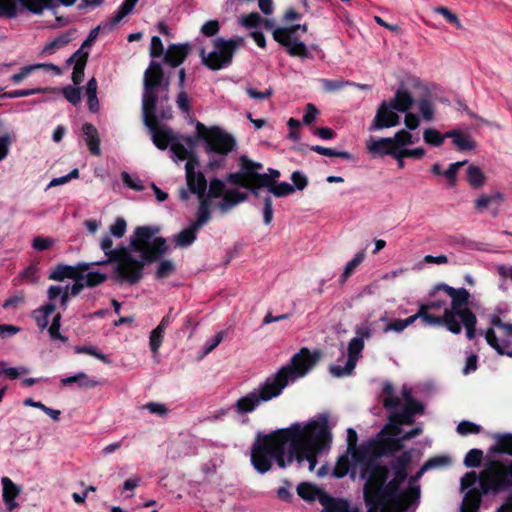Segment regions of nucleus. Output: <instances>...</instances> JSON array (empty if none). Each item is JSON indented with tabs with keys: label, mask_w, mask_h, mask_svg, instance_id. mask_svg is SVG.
<instances>
[{
	"label": "nucleus",
	"mask_w": 512,
	"mask_h": 512,
	"mask_svg": "<svg viewBox=\"0 0 512 512\" xmlns=\"http://www.w3.org/2000/svg\"><path fill=\"white\" fill-rule=\"evenodd\" d=\"M319 357V351L311 353L308 348H301L292 356L290 363L280 368L276 374L271 376V379L282 392L290 380L303 377L317 363Z\"/></svg>",
	"instance_id": "obj_5"
},
{
	"label": "nucleus",
	"mask_w": 512,
	"mask_h": 512,
	"mask_svg": "<svg viewBox=\"0 0 512 512\" xmlns=\"http://www.w3.org/2000/svg\"><path fill=\"white\" fill-rule=\"evenodd\" d=\"M367 149L369 153L374 156L384 157L386 155L393 156L399 148L395 145V141L392 140L391 137H386L371 141Z\"/></svg>",
	"instance_id": "obj_29"
},
{
	"label": "nucleus",
	"mask_w": 512,
	"mask_h": 512,
	"mask_svg": "<svg viewBox=\"0 0 512 512\" xmlns=\"http://www.w3.org/2000/svg\"><path fill=\"white\" fill-rule=\"evenodd\" d=\"M461 314L459 318L466 329V336L472 340L476 335L477 317L470 309H465Z\"/></svg>",
	"instance_id": "obj_50"
},
{
	"label": "nucleus",
	"mask_w": 512,
	"mask_h": 512,
	"mask_svg": "<svg viewBox=\"0 0 512 512\" xmlns=\"http://www.w3.org/2000/svg\"><path fill=\"white\" fill-rule=\"evenodd\" d=\"M412 456L410 451H404L397 457L395 463L392 465L394 472L393 478L386 484V497L394 498L399 494V489L404 481L407 479V468L411 463Z\"/></svg>",
	"instance_id": "obj_12"
},
{
	"label": "nucleus",
	"mask_w": 512,
	"mask_h": 512,
	"mask_svg": "<svg viewBox=\"0 0 512 512\" xmlns=\"http://www.w3.org/2000/svg\"><path fill=\"white\" fill-rule=\"evenodd\" d=\"M378 440L383 456L401 451L403 448L402 439L398 437H386L379 434Z\"/></svg>",
	"instance_id": "obj_44"
},
{
	"label": "nucleus",
	"mask_w": 512,
	"mask_h": 512,
	"mask_svg": "<svg viewBox=\"0 0 512 512\" xmlns=\"http://www.w3.org/2000/svg\"><path fill=\"white\" fill-rule=\"evenodd\" d=\"M82 279L85 287L94 288L104 283L108 279V275L98 271L88 272L87 274L84 272Z\"/></svg>",
	"instance_id": "obj_59"
},
{
	"label": "nucleus",
	"mask_w": 512,
	"mask_h": 512,
	"mask_svg": "<svg viewBox=\"0 0 512 512\" xmlns=\"http://www.w3.org/2000/svg\"><path fill=\"white\" fill-rule=\"evenodd\" d=\"M191 52V45L184 44H170L164 54L163 62L172 68L180 66L188 57Z\"/></svg>",
	"instance_id": "obj_23"
},
{
	"label": "nucleus",
	"mask_w": 512,
	"mask_h": 512,
	"mask_svg": "<svg viewBox=\"0 0 512 512\" xmlns=\"http://www.w3.org/2000/svg\"><path fill=\"white\" fill-rule=\"evenodd\" d=\"M292 434L288 430L277 429L268 434L258 433L251 447V464L254 469L265 474L270 471L273 462L285 469L286 446Z\"/></svg>",
	"instance_id": "obj_1"
},
{
	"label": "nucleus",
	"mask_w": 512,
	"mask_h": 512,
	"mask_svg": "<svg viewBox=\"0 0 512 512\" xmlns=\"http://www.w3.org/2000/svg\"><path fill=\"white\" fill-rule=\"evenodd\" d=\"M82 134L84 141L90 151V153L94 156H100L101 155V148H100V136L98 133L97 128L89 122H86L82 125Z\"/></svg>",
	"instance_id": "obj_28"
},
{
	"label": "nucleus",
	"mask_w": 512,
	"mask_h": 512,
	"mask_svg": "<svg viewBox=\"0 0 512 512\" xmlns=\"http://www.w3.org/2000/svg\"><path fill=\"white\" fill-rule=\"evenodd\" d=\"M88 57H89V53L85 52L84 54H82L80 56V58L76 61V64L74 65L73 73H72V81L75 85H79L84 80V76H85L84 70H85L86 63L88 61Z\"/></svg>",
	"instance_id": "obj_55"
},
{
	"label": "nucleus",
	"mask_w": 512,
	"mask_h": 512,
	"mask_svg": "<svg viewBox=\"0 0 512 512\" xmlns=\"http://www.w3.org/2000/svg\"><path fill=\"white\" fill-rule=\"evenodd\" d=\"M71 41V37L68 33L61 34L57 38L53 39L51 42L47 43L41 54L43 55H51L56 52V50L66 46Z\"/></svg>",
	"instance_id": "obj_53"
},
{
	"label": "nucleus",
	"mask_w": 512,
	"mask_h": 512,
	"mask_svg": "<svg viewBox=\"0 0 512 512\" xmlns=\"http://www.w3.org/2000/svg\"><path fill=\"white\" fill-rule=\"evenodd\" d=\"M61 384L64 385V386H69V385H72V384H78V386L80 388L92 389V388H95L98 385H100V382L97 379H95V378L89 377L84 372H79L76 375L69 376V377L61 379Z\"/></svg>",
	"instance_id": "obj_36"
},
{
	"label": "nucleus",
	"mask_w": 512,
	"mask_h": 512,
	"mask_svg": "<svg viewBox=\"0 0 512 512\" xmlns=\"http://www.w3.org/2000/svg\"><path fill=\"white\" fill-rule=\"evenodd\" d=\"M319 502L323 506L322 512H359L357 508H351L347 500L332 497L327 493L320 495Z\"/></svg>",
	"instance_id": "obj_25"
},
{
	"label": "nucleus",
	"mask_w": 512,
	"mask_h": 512,
	"mask_svg": "<svg viewBox=\"0 0 512 512\" xmlns=\"http://www.w3.org/2000/svg\"><path fill=\"white\" fill-rule=\"evenodd\" d=\"M1 483L3 488V501L11 512L18 506L15 500L19 496L21 489L9 477H3Z\"/></svg>",
	"instance_id": "obj_30"
},
{
	"label": "nucleus",
	"mask_w": 512,
	"mask_h": 512,
	"mask_svg": "<svg viewBox=\"0 0 512 512\" xmlns=\"http://www.w3.org/2000/svg\"><path fill=\"white\" fill-rule=\"evenodd\" d=\"M266 189L269 191V193L273 194L276 197H285L294 192V186L287 182H275Z\"/></svg>",
	"instance_id": "obj_63"
},
{
	"label": "nucleus",
	"mask_w": 512,
	"mask_h": 512,
	"mask_svg": "<svg viewBox=\"0 0 512 512\" xmlns=\"http://www.w3.org/2000/svg\"><path fill=\"white\" fill-rule=\"evenodd\" d=\"M424 404L414 400L405 403L401 411H394L395 417L400 418V422H404L405 425H412L414 423V416L422 414L424 412Z\"/></svg>",
	"instance_id": "obj_31"
},
{
	"label": "nucleus",
	"mask_w": 512,
	"mask_h": 512,
	"mask_svg": "<svg viewBox=\"0 0 512 512\" xmlns=\"http://www.w3.org/2000/svg\"><path fill=\"white\" fill-rule=\"evenodd\" d=\"M364 260V253L359 252L357 253L352 260H350L343 271V273L340 276V281L344 283L354 272V270L363 262Z\"/></svg>",
	"instance_id": "obj_62"
},
{
	"label": "nucleus",
	"mask_w": 512,
	"mask_h": 512,
	"mask_svg": "<svg viewBox=\"0 0 512 512\" xmlns=\"http://www.w3.org/2000/svg\"><path fill=\"white\" fill-rule=\"evenodd\" d=\"M93 266H95L94 262H79L76 265L57 264L50 272L48 279L58 282H62L65 279L75 280Z\"/></svg>",
	"instance_id": "obj_16"
},
{
	"label": "nucleus",
	"mask_w": 512,
	"mask_h": 512,
	"mask_svg": "<svg viewBox=\"0 0 512 512\" xmlns=\"http://www.w3.org/2000/svg\"><path fill=\"white\" fill-rule=\"evenodd\" d=\"M349 454V452H346L345 454L338 457L335 467L332 471L333 477L341 479L349 473L351 467Z\"/></svg>",
	"instance_id": "obj_52"
},
{
	"label": "nucleus",
	"mask_w": 512,
	"mask_h": 512,
	"mask_svg": "<svg viewBox=\"0 0 512 512\" xmlns=\"http://www.w3.org/2000/svg\"><path fill=\"white\" fill-rule=\"evenodd\" d=\"M170 150L179 160H187L188 162L192 157L198 159L197 155L193 151H189L178 139L172 143Z\"/></svg>",
	"instance_id": "obj_60"
},
{
	"label": "nucleus",
	"mask_w": 512,
	"mask_h": 512,
	"mask_svg": "<svg viewBox=\"0 0 512 512\" xmlns=\"http://www.w3.org/2000/svg\"><path fill=\"white\" fill-rule=\"evenodd\" d=\"M20 6L33 13V14H41L45 9L52 10L58 8L59 5H63L66 7L72 6L75 4L76 0H18Z\"/></svg>",
	"instance_id": "obj_21"
},
{
	"label": "nucleus",
	"mask_w": 512,
	"mask_h": 512,
	"mask_svg": "<svg viewBox=\"0 0 512 512\" xmlns=\"http://www.w3.org/2000/svg\"><path fill=\"white\" fill-rule=\"evenodd\" d=\"M451 463V459L448 456H435L428 459L423 466L420 468L419 472L416 475L420 477L425 471L441 466H448Z\"/></svg>",
	"instance_id": "obj_57"
},
{
	"label": "nucleus",
	"mask_w": 512,
	"mask_h": 512,
	"mask_svg": "<svg viewBox=\"0 0 512 512\" xmlns=\"http://www.w3.org/2000/svg\"><path fill=\"white\" fill-rule=\"evenodd\" d=\"M446 292L452 299L451 301V309H446L453 314V318L461 317V313L466 309L464 306L469 303L470 293L465 288L455 289L447 284L441 283L436 285L430 292L429 297H434L437 291Z\"/></svg>",
	"instance_id": "obj_13"
},
{
	"label": "nucleus",
	"mask_w": 512,
	"mask_h": 512,
	"mask_svg": "<svg viewBox=\"0 0 512 512\" xmlns=\"http://www.w3.org/2000/svg\"><path fill=\"white\" fill-rule=\"evenodd\" d=\"M145 126L152 134L153 144L160 150L171 147L172 143L178 138L169 126L160 125L158 119L145 124Z\"/></svg>",
	"instance_id": "obj_19"
},
{
	"label": "nucleus",
	"mask_w": 512,
	"mask_h": 512,
	"mask_svg": "<svg viewBox=\"0 0 512 512\" xmlns=\"http://www.w3.org/2000/svg\"><path fill=\"white\" fill-rule=\"evenodd\" d=\"M247 198L248 195L246 193L239 192L238 190H228L224 193L222 202L219 203V209L226 212L233 206L246 201Z\"/></svg>",
	"instance_id": "obj_41"
},
{
	"label": "nucleus",
	"mask_w": 512,
	"mask_h": 512,
	"mask_svg": "<svg viewBox=\"0 0 512 512\" xmlns=\"http://www.w3.org/2000/svg\"><path fill=\"white\" fill-rule=\"evenodd\" d=\"M158 103V96L156 90H145L142 97V113L143 122L148 124L153 120H157L156 108Z\"/></svg>",
	"instance_id": "obj_26"
},
{
	"label": "nucleus",
	"mask_w": 512,
	"mask_h": 512,
	"mask_svg": "<svg viewBox=\"0 0 512 512\" xmlns=\"http://www.w3.org/2000/svg\"><path fill=\"white\" fill-rule=\"evenodd\" d=\"M480 487L484 493L499 492L512 488V461L506 464L492 460L486 464L479 477Z\"/></svg>",
	"instance_id": "obj_7"
},
{
	"label": "nucleus",
	"mask_w": 512,
	"mask_h": 512,
	"mask_svg": "<svg viewBox=\"0 0 512 512\" xmlns=\"http://www.w3.org/2000/svg\"><path fill=\"white\" fill-rule=\"evenodd\" d=\"M383 456L381 446L377 439H370L359 445L358 449L353 453V461L358 465H364L369 461L373 463H381L380 458Z\"/></svg>",
	"instance_id": "obj_18"
},
{
	"label": "nucleus",
	"mask_w": 512,
	"mask_h": 512,
	"mask_svg": "<svg viewBox=\"0 0 512 512\" xmlns=\"http://www.w3.org/2000/svg\"><path fill=\"white\" fill-rule=\"evenodd\" d=\"M244 44L242 37L224 39L217 37L213 40L214 50L206 53L200 50L202 64L212 71L222 70L232 64L235 52Z\"/></svg>",
	"instance_id": "obj_6"
},
{
	"label": "nucleus",
	"mask_w": 512,
	"mask_h": 512,
	"mask_svg": "<svg viewBox=\"0 0 512 512\" xmlns=\"http://www.w3.org/2000/svg\"><path fill=\"white\" fill-rule=\"evenodd\" d=\"M47 297L52 302L56 298L60 297V307L65 310L68 306L70 294L68 286L65 288L59 285H51L47 290Z\"/></svg>",
	"instance_id": "obj_46"
},
{
	"label": "nucleus",
	"mask_w": 512,
	"mask_h": 512,
	"mask_svg": "<svg viewBox=\"0 0 512 512\" xmlns=\"http://www.w3.org/2000/svg\"><path fill=\"white\" fill-rule=\"evenodd\" d=\"M166 239L163 237H156L145 248L140 251V261L146 263H153L158 261L168 251Z\"/></svg>",
	"instance_id": "obj_22"
},
{
	"label": "nucleus",
	"mask_w": 512,
	"mask_h": 512,
	"mask_svg": "<svg viewBox=\"0 0 512 512\" xmlns=\"http://www.w3.org/2000/svg\"><path fill=\"white\" fill-rule=\"evenodd\" d=\"M198 164L199 160L192 157L185 165L186 182L189 192L196 194L197 197L205 196L207 190V180L205 175L201 171H195Z\"/></svg>",
	"instance_id": "obj_17"
},
{
	"label": "nucleus",
	"mask_w": 512,
	"mask_h": 512,
	"mask_svg": "<svg viewBox=\"0 0 512 512\" xmlns=\"http://www.w3.org/2000/svg\"><path fill=\"white\" fill-rule=\"evenodd\" d=\"M504 199V194L498 191L492 194H482L474 201V209L478 213L489 210L491 216L497 217Z\"/></svg>",
	"instance_id": "obj_20"
},
{
	"label": "nucleus",
	"mask_w": 512,
	"mask_h": 512,
	"mask_svg": "<svg viewBox=\"0 0 512 512\" xmlns=\"http://www.w3.org/2000/svg\"><path fill=\"white\" fill-rule=\"evenodd\" d=\"M197 235L190 230L189 227L183 229L175 236V243L177 246L185 248L189 247L196 240Z\"/></svg>",
	"instance_id": "obj_61"
},
{
	"label": "nucleus",
	"mask_w": 512,
	"mask_h": 512,
	"mask_svg": "<svg viewBox=\"0 0 512 512\" xmlns=\"http://www.w3.org/2000/svg\"><path fill=\"white\" fill-rule=\"evenodd\" d=\"M324 491L320 490L317 486L308 483L302 482L297 486V494L299 497L306 501H314L315 499L319 500V497Z\"/></svg>",
	"instance_id": "obj_49"
},
{
	"label": "nucleus",
	"mask_w": 512,
	"mask_h": 512,
	"mask_svg": "<svg viewBox=\"0 0 512 512\" xmlns=\"http://www.w3.org/2000/svg\"><path fill=\"white\" fill-rule=\"evenodd\" d=\"M55 310L56 305L53 302H48L32 312V317L41 330H44L48 327L49 316L54 313Z\"/></svg>",
	"instance_id": "obj_37"
},
{
	"label": "nucleus",
	"mask_w": 512,
	"mask_h": 512,
	"mask_svg": "<svg viewBox=\"0 0 512 512\" xmlns=\"http://www.w3.org/2000/svg\"><path fill=\"white\" fill-rule=\"evenodd\" d=\"M420 497V489L417 486H409L405 491L399 489V494L394 498H387V503H394L406 508Z\"/></svg>",
	"instance_id": "obj_34"
},
{
	"label": "nucleus",
	"mask_w": 512,
	"mask_h": 512,
	"mask_svg": "<svg viewBox=\"0 0 512 512\" xmlns=\"http://www.w3.org/2000/svg\"><path fill=\"white\" fill-rule=\"evenodd\" d=\"M446 138H448L446 136V133L441 134L438 130L434 128H427L423 132V139L425 143L434 147L441 146Z\"/></svg>",
	"instance_id": "obj_58"
},
{
	"label": "nucleus",
	"mask_w": 512,
	"mask_h": 512,
	"mask_svg": "<svg viewBox=\"0 0 512 512\" xmlns=\"http://www.w3.org/2000/svg\"><path fill=\"white\" fill-rule=\"evenodd\" d=\"M297 30L306 33L308 26L307 24H295L289 27H278L273 31V39L280 45H287L290 43V37H294Z\"/></svg>",
	"instance_id": "obj_33"
},
{
	"label": "nucleus",
	"mask_w": 512,
	"mask_h": 512,
	"mask_svg": "<svg viewBox=\"0 0 512 512\" xmlns=\"http://www.w3.org/2000/svg\"><path fill=\"white\" fill-rule=\"evenodd\" d=\"M138 0H124L113 17L104 21V27L115 28L135 7Z\"/></svg>",
	"instance_id": "obj_39"
},
{
	"label": "nucleus",
	"mask_w": 512,
	"mask_h": 512,
	"mask_svg": "<svg viewBox=\"0 0 512 512\" xmlns=\"http://www.w3.org/2000/svg\"><path fill=\"white\" fill-rule=\"evenodd\" d=\"M87 103L89 110L93 113L99 110V101L97 98V81L91 78L86 84Z\"/></svg>",
	"instance_id": "obj_51"
},
{
	"label": "nucleus",
	"mask_w": 512,
	"mask_h": 512,
	"mask_svg": "<svg viewBox=\"0 0 512 512\" xmlns=\"http://www.w3.org/2000/svg\"><path fill=\"white\" fill-rule=\"evenodd\" d=\"M360 466V478L365 480L364 500L367 505H386V484L390 474L389 468L382 463L369 461Z\"/></svg>",
	"instance_id": "obj_3"
},
{
	"label": "nucleus",
	"mask_w": 512,
	"mask_h": 512,
	"mask_svg": "<svg viewBox=\"0 0 512 512\" xmlns=\"http://www.w3.org/2000/svg\"><path fill=\"white\" fill-rule=\"evenodd\" d=\"M494 451L512 455V434L499 435Z\"/></svg>",
	"instance_id": "obj_64"
},
{
	"label": "nucleus",
	"mask_w": 512,
	"mask_h": 512,
	"mask_svg": "<svg viewBox=\"0 0 512 512\" xmlns=\"http://www.w3.org/2000/svg\"><path fill=\"white\" fill-rule=\"evenodd\" d=\"M18 4V0H0V17L15 18L19 12Z\"/></svg>",
	"instance_id": "obj_56"
},
{
	"label": "nucleus",
	"mask_w": 512,
	"mask_h": 512,
	"mask_svg": "<svg viewBox=\"0 0 512 512\" xmlns=\"http://www.w3.org/2000/svg\"><path fill=\"white\" fill-rule=\"evenodd\" d=\"M485 339L487 343L495 349L501 355H508L512 357V350H507L508 342L506 340H502V343H499V340L495 334L493 328H488L485 332Z\"/></svg>",
	"instance_id": "obj_48"
},
{
	"label": "nucleus",
	"mask_w": 512,
	"mask_h": 512,
	"mask_svg": "<svg viewBox=\"0 0 512 512\" xmlns=\"http://www.w3.org/2000/svg\"><path fill=\"white\" fill-rule=\"evenodd\" d=\"M310 150L327 157H338L345 160L353 159V155L348 151H337L335 149L327 148L320 145H313L310 147Z\"/></svg>",
	"instance_id": "obj_54"
},
{
	"label": "nucleus",
	"mask_w": 512,
	"mask_h": 512,
	"mask_svg": "<svg viewBox=\"0 0 512 512\" xmlns=\"http://www.w3.org/2000/svg\"><path fill=\"white\" fill-rule=\"evenodd\" d=\"M466 180L472 188L479 189L484 186L486 176L478 166L470 165L466 170Z\"/></svg>",
	"instance_id": "obj_45"
},
{
	"label": "nucleus",
	"mask_w": 512,
	"mask_h": 512,
	"mask_svg": "<svg viewBox=\"0 0 512 512\" xmlns=\"http://www.w3.org/2000/svg\"><path fill=\"white\" fill-rule=\"evenodd\" d=\"M382 404L386 409H396L400 403V398L395 394L394 386L390 382H385L382 388Z\"/></svg>",
	"instance_id": "obj_43"
},
{
	"label": "nucleus",
	"mask_w": 512,
	"mask_h": 512,
	"mask_svg": "<svg viewBox=\"0 0 512 512\" xmlns=\"http://www.w3.org/2000/svg\"><path fill=\"white\" fill-rule=\"evenodd\" d=\"M282 392L277 387L275 382L268 377L257 390H253L246 396L241 397L235 404V409L239 414L250 413L256 409L260 402H267Z\"/></svg>",
	"instance_id": "obj_10"
},
{
	"label": "nucleus",
	"mask_w": 512,
	"mask_h": 512,
	"mask_svg": "<svg viewBox=\"0 0 512 512\" xmlns=\"http://www.w3.org/2000/svg\"><path fill=\"white\" fill-rule=\"evenodd\" d=\"M290 43L287 45H283L287 47V53L292 57H300V58H312V55L309 53L307 46L304 42L299 41L296 37H290Z\"/></svg>",
	"instance_id": "obj_47"
},
{
	"label": "nucleus",
	"mask_w": 512,
	"mask_h": 512,
	"mask_svg": "<svg viewBox=\"0 0 512 512\" xmlns=\"http://www.w3.org/2000/svg\"><path fill=\"white\" fill-rule=\"evenodd\" d=\"M196 136L206 143V151L221 156H227L236 150L235 138L218 126L206 127L203 123H196Z\"/></svg>",
	"instance_id": "obj_8"
},
{
	"label": "nucleus",
	"mask_w": 512,
	"mask_h": 512,
	"mask_svg": "<svg viewBox=\"0 0 512 512\" xmlns=\"http://www.w3.org/2000/svg\"><path fill=\"white\" fill-rule=\"evenodd\" d=\"M388 103L395 109V111L404 113L408 112L413 106L414 98L407 89L399 88L393 99Z\"/></svg>",
	"instance_id": "obj_32"
},
{
	"label": "nucleus",
	"mask_w": 512,
	"mask_h": 512,
	"mask_svg": "<svg viewBox=\"0 0 512 512\" xmlns=\"http://www.w3.org/2000/svg\"><path fill=\"white\" fill-rule=\"evenodd\" d=\"M448 138L453 139V144L459 151H471L476 148V142L460 130H451L446 132Z\"/></svg>",
	"instance_id": "obj_35"
},
{
	"label": "nucleus",
	"mask_w": 512,
	"mask_h": 512,
	"mask_svg": "<svg viewBox=\"0 0 512 512\" xmlns=\"http://www.w3.org/2000/svg\"><path fill=\"white\" fill-rule=\"evenodd\" d=\"M414 322L421 318L426 324L429 325H445L446 328L453 334H459L462 331L461 323L453 318V314L444 310L443 316H436L430 314L426 307H419L418 312L413 314Z\"/></svg>",
	"instance_id": "obj_14"
},
{
	"label": "nucleus",
	"mask_w": 512,
	"mask_h": 512,
	"mask_svg": "<svg viewBox=\"0 0 512 512\" xmlns=\"http://www.w3.org/2000/svg\"><path fill=\"white\" fill-rule=\"evenodd\" d=\"M280 430H288L292 434L289 437V448L286 449L285 461L286 466H290L294 461L297 462L298 467H302L303 465V457H302V443H304L306 424L303 425L299 422H295L291 424L287 428H281Z\"/></svg>",
	"instance_id": "obj_11"
},
{
	"label": "nucleus",
	"mask_w": 512,
	"mask_h": 512,
	"mask_svg": "<svg viewBox=\"0 0 512 512\" xmlns=\"http://www.w3.org/2000/svg\"><path fill=\"white\" fill-rule=\"evenodd\" d=\"M372 336L371 329L367 325H361L356 328V336L348 344V359L345 366L331 365L330 373L335 377H343L352 374L356 363L364 349V339Z\"/></svg>",
	"instance_id": "obj_9"
},
{
	"label": "nucleus",
	"mask_w": 512,
	"mask_h": 512,
	"mask_svg": "<svg viewBox=\"0 0 512 512\" xmlns=\"http://www.w3.org/2000/svg\"><path fill=\"white\" fill-rule=\"evenodd\" d=\"M400 116L391 107L388 101H382L376 111L375 117L369 127V131L382 130L399 125Z\"/></svg>",
	"instance_id": "obj_15"
},
{
	"label": "nucleus",
	"mask_w": 512,
	"mask_h": 512,
	"mask_svg": "<svg viewBox=\"0 0 512 512\" xmlns=\"http://www.w3.org/2000/svg\"><path fill=\"white\" fill-rule=\"evenodd\" d=\"M164 71L159 62L151 61L144 72L143 85L145 90H157L163 82Z\"/></svg>",
	"instance_id": "obj_24"
},
{
	"label": "nucleus",
	"mask_w": 512,
	"mask_h": 512,
	"mask_svg": "<svg viewBox=\"0 0 512 512\" xmlns=\"http://www.w3.org/2000/svg\"><path fill=\"white\" fill-rule=\"evenodd\" d=\"M159 231L158 228L151 226H139L134 231V237L131 239L130 246L135 252L142 251L150 243L154 234Z\"/></svg>",
	"instance_id": "obj_27"
},
{
	"label": "nucleus",
	"mask_w": 512,
	"mask_h": 512,
	"mask_svg": "<svg viewBox=\"0 0 512 512\" xmlns=\"http://www.w3.org/2000/svg\"><path fill=\"white\" fill-rule=\"evenodd\" d=\"M138 0H124L113 17L104 21V27L115 28L135 7Z\"/></svg>",
	"instance_id": "obj_40"
},
{
	"label": "nucleus",
	"mask_w": 512,
	"mask_h": 512,
	"mask_svg": "<svg viewBox=\"0 0 512 512\" xmlns=\"http://www.w3.org/2000/svg\"><path fill=\"white\" fill-rule=\"evenodd\" d=\"M329 416L321 414L317 420H311L306 424L304 443H302L303 462H308L309 471H313L318 463V456L332 442V434L328 425Z\"/></svg>",
	"instance_id": "obj_2"
},
{
	"label": "nucleus",
	"mask_w": 512,
	"mask_h": 512,
	"mask_svg": "<svg viewBox=\"0 0 512 512\" xmlns=\"http://www.w3.org/2000/svg\"><path fill=\"white\" fill-rule=\"evenodd\" d=\"M483 494H485V493L483 492L482 489L481 490H479L477 488L469 489L463 498L461 512H466L467 508L472 509V510H478Z\"/></svg>",
	"instance_id": "obj_42"
},
{
	"label": "nucleus",
	"mask_w": 512,
	"mask_h": 512,
	"mask_svg": "<svg viewBox=\"0 0 512 512\" xmlns=\"http://www.w3.org/2000/svg\"><path fill=\"white\" fill-rule=\"evenodd\" d=\"M239 166L249 180H258V176L263 175V173H259V171L263 169V164L260 162L252 161L246 155L240 156Z\"/></svg>",
	"instance_id": "obj_38"
},
{
	"label": "nucleus",
	"mask_w": 512,
	"mask_h": 512,
	"mask_svg": "<svg viewBox=\"0 0 512 512\" xmlns=\"http://www.w3.org/2000/svg\"><path fill=\"white\" fill-rule=\"evenodd\" d=\"M116 263L113 276L117 282L137 284L143 277L144 262L134 258L128 247L121 246L110 251L109 258L94 262L95 266Z\"/></svg>",
	"instance_id": "obj_4"
}]
</instances>
